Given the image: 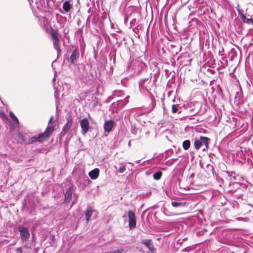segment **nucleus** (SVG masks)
I'll list each match as a JSON object with an SVG mask.
<instances>
[{
  "label": "nucleus",
  "mask_w": 253,
  "mask_h": 253,
  "mask_svg": "<svg viewBox=\"0 0 253 253\" xmlns=\"http://www.w3.org/2000/svg\"><path fill=\"white\" fill-rule=\"evenodd\" d=\"M54 130V126H48L44 132L39 134L38 136L32 137L28 141V144H33L35 142H42L47 140Z\"/></svg>",
  "instance_id": "nucleus-1"
},
{
  "label": "nucleus",
  "mask_w": 253,
  "mask_h": 253,
  "mask_svg": "<svg viewBox=\"0 0 253 253\" xmlns=\"http://www.w3.org/2000/svg\"><path fill=\"white\" fill-rule=\"evenodd\" d=\"M145 66L146 64L139 60L132 61L128 65L126 71L130 75L138 74Z\"/></svg>",
  "instance_id": "nucleus-2"
},
{
  "label": "nucleus",
  "mask_w": 253,
  "mask_h": 253,
  "mask_svg": "<svg viewBox=\"0 0 253 253\" xmlns=\"http://www.w3.org/2000/svg\"><path fill=\"white\" fill-rule=\"evenodd\" d=\"M152 73L145 79H142L139 82V88L141 92L144 93H150L149 90L153 86V83L151 81Z\"/></svg>",
  "instance_id": "nucleus-3"
},
{
  "label": "nucleus",
  "mask_w": 253,
  "mask_h": 253,
  "mask_svg": "<svg viewBox=\"0 0 253 253\" xmlns=\"http://www.w3.org/2000/svg\"><path fill=\"white\" fill-rule=\"evenodd\" d=\"M211 141L210 138L207 137L201 136L199 138H196L194 141V147L196 150H199L201 146H204L205 148L203 149V151L208 149L209 144Z\"/></svg>",
  "instance_id": "nucleus-4"
},
{
  "label": "nucleus",
  "mask_w": 253,
  "mask_h": 253,
  "mask_svg": "<svg viewBox=\"0 0 253 253\" xmlns=\"http://www.w3.org/2000/svg\"><path fill=\"white\" fill-rule=\"evenodd\" d=\"M51 36L53 40V47L56 50L57 57H58L61 53V49L60 46V39L57 32L53 29L51 31Z\"/></svg>",
  "instance_id": "nucleus-5"
},
{
  "label": "nucleus",
  "mask_w": 253,
  "mask_h": 253,
  "mask_svg": "<svg viewBox=\"0 0 253 253\" xmlns=\"http://www.w3.org/2000/svg\"><path fill=\"white\" fill-rule=\"evenodd\" d=\"M36 4L38 9H52L54 6V0H39L36 1Z\"/></svg>",
  "instance_id": "nucleus-6"
},
{
  "label": "nucleus",
  "mask_w": 253,
  "mask_h": 253,
  "mask_svg": "<svg viewBox=\"0 0 253 253\" xmlns=\"http://www.w3.org/2000/svg\"><path fill=\"white\" fill-rule=\"evenodd\" d=\"M67 122L64 125L60 133L62 136H64L71 128L73 124V117L71 113H68L66 116Z\"/></svg>",
  "instance_id": "nucleus-7"
},
{
  "label": "nucleus",
  "mask_w": 253,
  "mask_h": 253,
  "mask_svg": "<svg viewBox=\"0 0 253 253\" xmlns=\"http://www.w3.org/2000/svg\"><path fill=\"white\" fill-rule=\"evenodd\" d=\"M18 231L19 232L22 243L27 242L30 237V232L27 227L23 226H19L18 227Z\"/></svg>",
  "instance_id": "nucleus-8"
},
{
  "label": "nucleus",
  "mask_w": 253,
  "mask_h": 253,
  "mask_svg": "<svg viewBox=\"0 0 253 253\" xmlns=\"http://www.w3.org/2000/svg\"><path fill=\"white\" fill-rule=\"evenodd\" d=\"M80 126L82 129V133L85 134L89 130V123L87 118H83L80 121Z\"/></svg>",
  "instance_id": "nucleus-9"
},
{
  "label": "nucleus",
  "mask_w": 253,
  "mask_h": 253,
  "mask_svg": "<svg viewBox=\"0 0 253 253\" xmlns=\"http://www.w3.org/2000/svg\"><path fill=\"white\" fill-rule=\"evenodd\" d=\"M129 219V227L130 229H133L136 226V217L135 213L132 211H129L128 212Z\"/></svg>",
  "instance_id": "nucleus-10"
},
{
  "label": "nucleus",
  "mask_w": 253,
  "mask_h": 253,
  "mask_svg": "<svg viewBox=\"0 0 253 253\" xmlns=\"http://www.w3.org/2000/svg\"><path fill=\"white\" fill-rule=\"evenodd\" d=\"M80 53L77 48H75L72 52L71 55L69 59L71 64H74L75 62L79 58Z\"/></svg>",
  "instance_id": "nucleus-11"
},
{
  "label": "nucleus",
  "mask_w": 253,
  "mask_h": 253,
  "mask_svg": "<svg viewBox=\"0 0 253 253\" xmlns=\"http://www.w3.org/2000/svg\"><path fill=\"white\" fill-rule=\"evenodd\" d=\"M73 191V187L72 186H70L68 188L64 194V203L67 204L70 202L72 199Z\"/></svg>",
  "instance_id": "nucleus-12"
},
{
  "label": "nucleus",
  "mask_w": 253,
  "mask_h": 253,
  "mask_svg": "<svg viewBox=\"0 0 253 253\" xmlns=\"http://www.w3.org/2000/svg\"><path fill=\"white\" fill-rule=\"evenodd\" d=\"M142 244L146 246L148 249L153 253L155 250L154 246L150 239H144L142 241Z\"/></svg>",
  "instance_id": "nucleus-13"
},
{
  "label": "nucleus",
  "mask_w": 253,
  "mask_h": 253,
  "mask_svg": "<svg viewBox=\"0 0 253 253\" xmlns=\"http://www.w3.org/2000/svg\"><path fill=\"white\" fill-rule=\"evenodd\" d=\"M114 121L113 120H110L109 121H106L104 123V127L105 131L109 132L111 131L112 128L114 126Z\"/></svg>",
  "instance_id": "nucleus-14"
},
{
  "label": "nucleus",
  "mask_w": 253,
  "mask_h": 253,
  "mask_svg": "<svg viewBox=\"0 0 253 253\" xmlns=\"http://www.w3.org/2000/svg\"><path fill=\"white\" fill-rule=\"evenodd\" d=\"M62 8L65 12L68 13L70 12L73 8L72 4L70 3V0H67L65 1L63 4Z\"/></svg>",
  "instance_id": "nucleus-15"
},
{
  "label": "nucleus",
  "mask_w": 253,
  "mask_h": 253,
  "mask_svg": "<svg viewBox=\"0 0 253 253\" xmlns=\"http://www.w3.org/2000/svg\"><path fill=\"white\" fill-rule=\"evenodd\" d=\"M99 174V169L95 168L89 172L88 175L91 179H96L98 177Z\"/></svg>",
  "instance_id": "nucleus-16"
},
{
  "label": "nucleus",
  "mask_w": 253,
  "mask_h": 253,
  "mask_svg": "<svg viewBox=\"0 0 253 253\" xmlns=\"http://www.w3.org/2000/svg\"><path fill=\"white\" fill-rule=\"evenodd\" d=\"M94 210L91 207L88 206L87 209L85 212V219L88 222L90 220V218L92 215V212Z\"/></svg>",
  "instance_id": "nucleus-17"
},
{
  "label": "nucleus",
  "mask_w": 253,
  "mask_h": 253,
  "mask_svg": "<svg viewBox=\"0 0 253 253\" xmlns=\"http://www.w3.org/2000/svg\"><path fill=\"white\" fill-rule=\"evenodd\" d=\"M142 28V25L140 24H138L135 27L132 29V31L134 33V36L136 38H140V35L139 34V30H141Z\"/></svg>",
  "instance_id": "nucleus-18"
},
{
  "label": "nucleus",
  "mask_w": 253,
  "mask_h": 253,
  "mask_svg": "<svg viewBox=\"0 0 253 253\" xmlns=\"http://www.w3.org/2000/svg\"><path fill=\"white\" fill-rule=\"evenodd\" d=\"M119 168L118 170V171L120 173H122L125 172V171L126 169V163L122 162L119 164Z\"/></svg>",
  "instance_id": "nucleus-19"
},
{
  "label": "nucleus",
  "mask_w": 253,
  "mask_h": 253,
  "mask_svg": "<svg viewBox=\"0 0 253 253\" xmlns=\"http://www.w3.org/2000/svg\"><path fill=\"white\" fill-rule=\"evenodd\" d=\"M241 18L242 21L249 24H253V20L252 18H247L243 14L241 15Z\"/></svg>",
  "instance_id": "nucleus-20"
},
{
  "label": "nucleus",
  "mask_w": 253,
  "mask_h": 253,
  "mask_svg": "<svg viewBox=\"0 0 253 253\" xmlns=\"http://www.w3.org/2000/svg\"><path fill=\"white\" fill-rule=\"evenodd\" d=\"M171 206L174 208L183 207L185 206V203L172 201Z\"/></svg>",
  "instance_id": "nucleus-21"
},
{
  "label": "nucleus",
  "mask_w": 253,
  "mask_h": 253,
  "mask_svg": "<svg viewBox=\"0 0 253 253\" xmlns=\"http://www.w3.org/2000/svg\"><path fill=\"white\" fill-rule=\"evenodd\" d=\"M191 145L189 140H185L182 142V147L185 150H188Z\"/></svg>",
  "instance_id": "nucleus-22"
},
{
  "label": "nucleus",
  "mask_w": 253,
  "mask_h": 253,
  "mask_svg": "<svg viewBox=\"0 0 253 253\" xmlns=\"http://www.w3.org/2000/svg\"><path fill=\"white\" fill-rule=\"evenodd\" d=\"M162 176V172L161 171H157L154 173L153 175V178L155 180H159L161 179Z\"/></svg>",
  "instance_id": "nucleus-23"
},
{
  "label": "nucleus",
  "mask_w": 253,
  "mask_h": 253,
  "mask_svg": "<svg viewBox=\"0 0 253 253\" xmlns=\"http://www.w3.org/2000/svg\"><path fill=\"white\" fill-rule=\"evenodd\" d=\"M9 116L10 118L12 119L13 122L15 123V124L18 125L19 124V121L16 116L14 115V114L10 111L9 112Z\"/></svg>",
  "instance_id": "nucleus-24"
},
{
  "label": "nucleus",
  "mask_w": 253,
  "mask_h": 253,
  "mask_svg": "<svg viewBox=\"0 0 253 253\" xmlns=\"http://www.w3.org/2000/svg\"><path fill=\"white\" fill-rule=\"evenodd\" d=\"M153 72L154 74V77H155V80L157 79L160 73V70L159 68L157 67H155L154 69L153 70Z\"/></svg>",
  "instance_id": "nucleus-25"
},
{
  "label": "nucleus",
  "mask_w": 253,
  "mask_h": 253,
  "mask_svg": "<svg viewBox=\"0 0 253 253\" xmlns=\"http://www.w3.org/2000/svg\"><path fill=\"white\" fill-rule=\"evenodd\" d=\"M207 170L209 172H211V173H213L214 168H213V167L212 165H211V164H208L207 165Z\"/></svg>",
  "instance_id": "nucleus-26"
},
{
  "label": "nucleus",
  "mask_w": 253,
  "mask_h": 253,
  "mask_svg": "<svg viewBox=\"0 0 253 253\" xmlns=\"http://www.w3.org/2000/svg\"><path fill=\"white\" fill-rule=\"evenodd\" d=\"M138 131V128H137L135 126L131 125V132L133 134H136Z\"/></svg>",
  "instance_id": "nucleus-27"
},
{
  "label": "nucleus",
  "mask_w": 253,
  "mask_h": 253,
  "mask_svg": "<svg viewBox=\"0 0 253 253\" xmlns=\"http://www.w3.org/2000/svg\"><path fill=\"white\" fill-rule=\"evenodd\" d=\"M178 108L177 105L173 104L172 105V113H176L178 112Z\"/></svg>",
  "instance_id": "nucleus-28"
},
{
  "label": "nucleus",
  "mask_w": 253,
  "mask_h": 253,
  "mask_svg": "<svg viewBox=\"0 0 253 253\" xmlns=\"http://www.w3.org/2000/svg\"><path fill=\"white\" fill-rule=\"evenodd\" d=\"M124 251L123 249H117L114 251L108 252L107 253H122Z\"/></svg>",
  "instance_id": "nucleus-29"
},
{
  "label": "nucleus",
  "mask_w": 253,
  "mask_h": 253,
  "mask_svg": "<svg viewBox=\"0 0 253 253\" xmlns=\"http://www.w3.org/2000/svg\"><path fill=\"white\" fill-rule=\"evenodd\" d=\"M17 136L18 138H20L23 142L25 141V140L24 138V136L19 131L18 132Z\"/></svg>",
  "instance_id": "nucleus-30"
},
{
  "label": "nucleus",
  "mask_w": 253,
  "mask_h": 253,
  "mask_svg": "<svg viewBox=\"0 0 253 253\" xmlns=\"http://www.w3.org/2000/svg\"><path fill=\"white\" fill-rule=\"evenodd\" d=\"M151 103H152V105H151V108L149 109V111H152L154 108L155 106V102L152 99H151Z\"/></svg>",
  "instance_id": "nucleus-31"
},
{
  "label": "nucleus",
  "mask_w": 253,
  "mask_h": 253,
  "mask_svg": "<svg viewBox=\"0 0 253 253\" xmlns=\"http://www.w3.org/2000/svg\"><path fill=\"white\" fill-rule=\"evenodd\" d=\"M16 253H23L22 248L19 247L16 249Z\"/></svg>",
  "instance_id": "nucleus-32"
},
{
  "label": "nucleus",
  "mask_w": 253,
  "mask_h": 253,
  "mask_svg": "<svg viewBox=\"0 0 253 253\" xmlns=\"http://www.w3.org/2000/svg\"><path fill=\"white\" fill-rule=\"evenodd\" d=\"M163 212L165 215H168V216H170V215H171V214H169V213H168V212H167V210L165 208H164V209H163Z\"/></svg>",
  "instance_id": "nucleus-33"
},
{
  "label": "nucleus",
  "mask_w": 253,
  "mask_h": 253,
  "mask_svg": "<svg viewBox=\"0 0 253 253\" xmlns=\"http://www.w3.org/2000/svg\"><path fill=\"white\" fill-rule=\"evenodd\" d=\"M135 22V20H132L130 22V27H132L133 24V23Z\"/></svg>",
  "instance_id": "nucleus-34"
},
{
  "label": "nucleus",
  "mask_w": 253,
  "mask_h": 253,
  "mask_svg": "<svg viewBox=\"0 0 253 253\" xmlns=\"http://www.w3.org/2000/svg\"><path fill=\"white\" fill-rule=\"evenodd\" d=\"M53 117H51L49 121H48V124H50L51 123V122L53 120Z\"/></svg>",
  "instance_id": "nucleus-35"
},
{
  "label": "nucleus",
  "mask_w": 253,
  "mask_h": 253,
  "mask_svg": "<svg viewBox=\"0 0 253 253\" xmlns=\"http://www.w3.org/2000/svg\"><path fill=\"white\" fill-rule=\"evenodd\" d=\"M126 49L127 52H130V49L129 47H126Z\"/></svg>",
  "instance_id": "nucleus-36"
},
{
  "label": "nucleus",
  "mask_w": 253,
  "mask_h": 253,
  "mask_svg": "<svg viewBox=\"0 0 253 253\" xmlns=\"http://www.w3.org/2000/svg\"><path fill=\"white\" fill-rule=\"evenodd\" d=\"M51 240L53 241L54 239V236L52 235V236H51Z\"/></svg>",
  "instance_id": "nucleus-37"
},
{
  "label": "nucleus",
  "mask_w": 253,
  "mask_h": 253,
  "mask_svg": "<svg viewBox=\"0 0 253 253\" xmlns=\"http://www.w3.org/2000/svg\"><path fill=\"white\" fill-rule=\"evenodd\" d=\"M140 160H137V161H136V163L137 164H139V163H140Z\"/></svg>",
  "instance_id": "nucleus-38"
},
{
  "label": "nucleus",
  "mask_w": 253,
  "mask_h": 253,
  "mask_svg": "<svg viewBox=\"0 0 253 253\" xmlns=\"http://www.w3.org/2000/svg\"><path fill=\"white\" fill-rule=\"evenodd\" d=\"M187 251H188V250H187V248H185V249L183 250V251H184V252H187Z\"/></svg>",
  "instance_id": "nucleus-39"
},
{
  "label": "nucleus",
  "mask_w": 253,
  "mask_h": 253,
  "mask_svg": "<svg viewBox=\"0 0 253 253\" xmlns=\"http://www.w3.org/2000/svg\"><path fill=\"white\" fill-rule=\"evenodd\" d=\"M125 99L126 100V103H127L128 102L127 97H126Z\"/></svg>",
  "instance_id": "nucleus-40"
},
{
  "label": "nucleus",
  "mask_w": 253,
  "mask_h": 253,
  "mask_svg": "<svg viewBox=\"0 0 253 253\" xmlns=\"http://www.w3.org/2000/svg\"><path fill=\"white\" fill-rule=\"evenodd\" d=\"M55 77H54L53 79V81H55Z\"/></svg>",
  "instance_id": "nucleus-41"
},
{
  "label": "nucleus",
  "mask_w": 253,
  "mask_h": 253,
  "mask_svg": "<svg viewBox=\"0 0 253 253\" xmlns=\"http://www.w3.org/2000/svg\"><path fill=\"white\" fill-rule=\"evenodd\" d=\"M130 142L129 141V142H128V145H129V146H130Z\"/></svg>",
  "instance_id": "nucleus-42"
},
{
  "label": "nucleus",
  "mask_w": 253,
  "mask_h": 253,
  "mask_svg": "<svg viewBox=\"0 0 253 253\" xmlns=\"http://www.w3.org/2000/svg\"><path fill=\"white\" fill-rule=\"evenodd\" d=\"M54 93H55V96L56 97V91L54 92Z\"/></svg>",
  "instance_id": "nucleus-43"
},
{
  "label": "nucleus",
  "mask_w": 253,
  "mask_h": 253,
  "mask_svg": "<svg viewBox=\"0 0 253 253\" xmlns=\"http://www.w3.org/2000/svg\"><path fill=\"white\" fill-rule=\"evenodd\" d=\"M105 253H107V252Z\"/></svg>",
  "instance_id": "nucleus-44"
}]
</instances>
